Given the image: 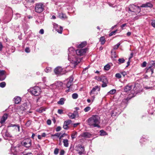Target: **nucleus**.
Returning a JSON list of instances; mask_svg holds the SVG:
<instances>
[{
    "instance_id": "f257e3e1",
    "label": "nucleus",
    "mask_w": 155,
    "mask_h": 155,
    "mask_svg": "<svg viewBox=\"0 0 155 155\" xmlns=\"http://www.w3.org/2000/svg\"><path fill=\"white\" fill-rule=\"evenodd\" d=\"M68 59L70 62L74 64L75 66L81 61V58H79L78 56L75 54L74 48L71 47L68 49Z\"/></svg>"
},
{
    "instance_id": "f03ea898",
    "label": "nucleus",
    "mask_w": 155,
    "mask_h": 155,
    "mask_svg": "<svg viewBox=\"0 0 155 155\" xmlns=\"http://www.w3.org/2000/svg\"><path fill=\"white\" fill-rule=\"evenodd\" d=\"M100 118L97 115H94L89 118L88 120V123L90 126L94 127H99V124L100 122Z\"/></svg>"
},
{
    "instance_id": "7ed1b4c3",
    "label": "nucleus",
    "mask_w": 155,
    "mask_h": 155,
    "mask_svg": "<svg viewBox=\"0 0 155 155\" xmlns=\"http://www.w3.org/2000/svg\"><path fill=\"white\" fill-rule=\"evenodd\" d=\"M139 86H140L139 84L137 83L135 84L134 89L132 90V86L131 85H128L125 87L124 90L126 92H128L130 91L132 94H134L139 92V90H137V87Z\"/></svg>"
},
{
    "instance_id": "20e7f679",
    "label": "nucleus",
    "mask_w": 155,
    "mask_h": 155,
    "mask_svg": "<svg viewBox=\"0 0 155 155\" xmlns=\"http://www.w3.org/2000/svg\"><path fill=\"white\" fill-rule=\"evenodd\" d=\"M100 87L96 86L94 87L91 90L90 92V94L91 96V99L92 102L94 101L95 96L97 94L98 92L100 91Z\"/></svg>"
},
{
    "instance_id": "39448f33",
    "label": "nucleus",
    "mask_w": 155,
    "mask_h": 155,
    "mask_svg": "<svg viewBox=\"0 0 155 155\" xmlns=\"http://www.w3.org/2000/svg\"><path fill=\"white\" fill-rule=\"evenodd\" d=\"M44 8V6L42 3H37L35 7V11L37 13H40L43 11Z\"/></svg>"
},
{
    "instance_id": "423d86ee",
    "label": "nucleus",
    "mask_w": 155,
    "mask_h": 155,
    "mask_svg": "<svg viewBox=\"0 0 155 155\" xmlns=\"http://www.w3.org/2000/svg\"><path fill=\"white\" fill-rule=\"evenodd\" d=\"M140 7L134 5H130L129 8V12H131L136 13H139L140 12Z\"/></svg>"
},
{
    "instance_id": "0eeeda50",
    "label": "nucleus",
    "mask_w": 155,
    "mask_h": 155,
    "mask_svg": "<svg viewBox=\"0 0 155 155\" xmlns=\"http://www.w3.org/2000/svg\"><path fill=\"white\" fill-rule=\"evenodd\" d=\"M75 148L76 150L78 152V153L80 155L85 154L84 147L82 146L78 145L75 147Z\"/></svg>"
},
{
    "instance_id": "6e6552de",
    "label": "nucleus",
    "mask_w": 155,
    "mask_h": 155,
    "mask_svg": "<svg viewBox=\"0 0 155 155\" xmlns=\"http://www.w3.org/2000/svg\"><path fill=\"white\" fill-rule=\"evenodd\" d=\"M31 93L35 96L38 95L40 93V89L38 87H34L31 89Z\"/></svg>"
},
{
    "instance_id": "1a4fd4ad",
    "label": "nucleus",
    "mask_w": 155,
    "mask_h": 155,
    "mask_svg": "<svg viewBox=\"0 0 155 155\" xmlns=\"http://www.w3.org/2000/svg\"><path fill=\"white\" fill-rule=\"evenodd\" d=\"M73 78L72 76H70L65 81V84L68 88H69L73 84Z\"/></svg>"
},
{
    "instance_id": "9d476101",
    "label": "nucleus",
    "mask_w": 155,
    "mask_h": 155,
    "mask_svg": "<svg viewBox=\"0 0 155 155\" xmlns=\"http://www.w3.org/2000/svg\"><path fill=\"white\" fill-rule=\"evenodd\" d=\"M87 49V48L77 50H75V54L78 56H81L84 54L86 52Z\"/></svg>"
},
{
    "instance_id": "9b49d317",
    "label": "nucleus",
    "mask_w": 155,
    "mask_h": 155,
    "mask_svg": "<svg viewBox=\"0 0 155 155\" xmlns=\"http://www.w3.org/2000/svg\"><path fill=\"white\" fill-rule=\"evenodd\" d=\"M71 122V121L68 120L64 122L63 127L64 129L67 130L68 128V125Z\"/></svg>"
},
{
    "instance_id": "f8f14e48",
    "label": "nucleus",
    "mask_w": 155,
    "mask_h": 155,
    "mask_svg": "<svg viewBox=\"0 0 155 155\" xmlns=\"http://www.w3.org/2000/svg\"><path fill=\"white\" fill-rule=\"evenodd\" d=\"M146 73H148L149 75L151 76L153 72V68H151V66H149V68H146Z\"/></svg>"
},
{
    "instance_id": "ddd939ff",
    "label": "nucleus",
    "mask_w": 155,
    "mask_h": 155,
    "mask_svg": "<svg viewBox=\"0 0 155 155\" xmlns=\"http://www.w3.org/2000/svg\"><path fill=\"white\" fill-rule=\"evenodd\" d=\"M62 70V68L61 67H57L54 69V72L56 74H61Z\"/></svg>"
},
{
    "instance_id": "4468645a",
    "label": "nucleus",
    "mask_w": 155,
    "mask_h": 155,
    "mask_svg": "<svg viewBox=\"0 0 155 155\" xmlns=\"http://www.w3.org/2000/svg\"><path fill=\"white\" fill-rule=\"evenodd\" d=\"M61 83L57 82L51 85L50 87L53 89L57 88L59 87V86L61 85Z\"/></svg>"
},
{
    "instance_id": "2eb2a0df",
    "label": "nucleus",
    "mask_w": 155,
    "mask_h": 155,
    "mask_svg": "<svg viewBox=\"0 0 155 155\" xmlns=\"http://www.w3.org/2000/svg\"><path fill=\"white\" fill-rule=\"evenodd\" d=\"M5 71L3 70L0 71V80L3 81L5 78L4 75Z\"/></svg>"
},
{
    "instance_id": "dca6fc26",
    "label": "nucleus",
    "mask_w": 155,
    "mask_h": 155,
    "mask_svg": "<svg viewBox=\"0 0 155 155\" xmlns=\"http://www.w3.org/2000/svg\"><path fill=\"white\" fill-rule=\"evenodd\" d=\"M7 114H5L3 115V116L1 118L0 123L2 124H3L4 123L5 121L7 118Z\"/></svg>"
},
{
    "instance_id": "f3484780",
    "label": "nucleus",
    "mask_w": 155,
    "mask_h": 155,
    "mask_svg": "<svg viewBox=\"0 0 155 155\" xmlns=\"http://www.w3.org/2000/svg\"><path fill=\"white\" fill-rule=\"evenodd\" d=\"M91 134L89 133L88 132H84L81 134L79 137H84L89 138L91 136Z\"/></svg>"
},
{
    "instance_id": "a211bd4d",
    "label": "nucleus",
    "mask_w": 155,
    "mask_h": 155,
    "mask_svg": "<svg viewBox=\"0 0 155 155\" xmlns=\"http://www.w3.org/2000/svg\"><path fill=\"white\" fill-rule=\"evenodd\" d=\"M23 144L25 147H28L31 145V140H26V142H24Z\"/></svg>"
},
{
    "instance_id": "6ab92c4d",
    "label": "nucleus",
    "mask_w": 155,
    "mask_h": 155,
    "mask_svg": "<svg viewBox=\"0 0 155 155\" xmlns=\"http://www.w3.org/2000/svg\"><path fill=\"white\" fill-rule=\"evenodd\" d=\"M140 6L142 7L151 8L153 6V5L150 2H147L145 4H142Z\"/></svg>"
},
{
    "instance_id": "aec40b11",
    "label": "nucleus",
    "mask_w": 155,
    "mask_h": 155,
    "mask_svg": "<svg viewBox=\"0 0 155 155\" xmlns=\"http://www.w3.org/2000/svg\"><path fill=\"white\" fill-rule=\"evenodd\" d=\"M14 99L15 103L17 104H19L21 101V98L18 96L15 97Z\"/></svg>"
},
{
    "instance_id": "412c9836",
    "label": "nucleus",
    "mask_w": 155,
    "mask_h": 155,
    "mask_svg": "<svg viewBox=\"0 0 155 155\" xmlns=\"http://www.w3.org/2000/svg\"><path fill=\"white\" fill-rule=\"evenodd\" d=\"M87 45L86 41H83L78 46V48H81L85 47Z\"/></svg>"
},
{
    "instance_id": "4be33fe9",
    "label": "nucleus",
    "mask_w": 155,
    "mask_h": 155,
    "mask_svg": "<svg viewBox=\"0 0 155 155\" xmlns=\"http://www.w3.org/2000/svg\"><path fill=\"white\" fill-rule=\"evenodd\" d=\"M19 150V147H12L11 148V152L13 153L14 152H17Z\"/></svg>"
},
{
    "instance_id": "5701e85b",
    "label": "nucleus",
    "mask_w": 155,
    "mask_h": 155,
    "mask_svg": "<svg viewBox=\"0 0 155 155\" xmlns=\"http://www.w3.org/2000/svg\"><path fill=\"white\" fill-rule=\"evenodd\" d=\"M61 134V133H58L56 134H53L51 135V138L53 139V140H56V138L55 137H58L60 136V135Z\"/></svg>"
},
{
    "instance_id": "b1692460",
    "label": "nucleus",
    "mask_w": 155,
    "mask_h": 155,
    "mask_svg": "<svg viewBox=\"0 0 155 155\" xmlns=\"http://www.w3.org/2000/svg\"><path fill=\"white\" fill-rule=\"evenodd\" d=\"M8 127H16L18 129V131L19 132L20 131V126L18 124H11L8 126Z\"/></svg>"
},
{
    "instance_id": "393cba45",
    "label": "nucleus",
    "mask_w": 155,
    "mask_h": 155,
    "mask_svg": "<svg viewBox=\"0 0 155 155\" xmlns=\"http://www.w3.org/2000/svg\"><path fill=\"white\" fill-rule=\"evenodd\" d=\"M65 99L64 98H61L59 101L58 102V104H59L63 105L64 104Z\"/></svg>"
},
{
    "instance_id": "a878e982",
    "label": "nucleus",
    "mask_w": 155,
    "mask_h": 155,
    "mask_svg": "<svg viewBox=\"0 0 155 155\" xmlns=\"http://www.w3.org/2000/svg\"><path fill=\"white\" fill-rule=\"evenodd\" d=\"M101 81L102 83L108 82L107 78L105 76L101 77Z\"/></svg>"
},
{
    "instance_id": "bb28decb",
    "label": "nucleus",
    "mask_w": 155,
    "mask_h": 155,
    "mask_svg": "<svg viewBox=\"0 0 155 155\" xmlns=\"http://www.w3.org/2000/svg\"><path fill=\"white\" fill-rule=\"evenodd\" d=\"M59 17L62 19H65L67 17L65 14H63L62 13H60L59 15Z\"/></svg>"
},
{
    "instance_id": "cd10ccee",
    "label": "nucleus",
    "mask_w": 155,
    "mask_h": 155,
    "mask_svg": "<svg viewBox=\"0 0 155 155\" xmlns=\"http://www.w3.org/2000/svg\"><path fill=\"white\" fill-rule=\"evenodd\" d=\"M149 65L150 66H151V68H155V61H151L149 62Z\"/></svg>"
},
{
    "instance_id": "c85d7f7f",
    "label": "nucleus",
    "mask_w": 155,
    "mask_h": 155,
    "mask_svg": "<svg viewBox=\"0 0 155 155\" xmlns=\"http://www.w3.org/2000/svg\"><path fill=\"white\" fill-rule=\"evenodd\" d=\"M68 140L67 139H64L63 140V143L64 146L66 147H67L68 146L69 143Z\"/></svg>"
},
{
    "instance_id": "c756f323",
    "label": "nucleus",
    "mask_w": 155,
    "mask_h": 155,
    "mask_svg": "<svg viewBox=\"0 0 155 155\" xmlns=\"http://www.w3.org/2000/svg\"><path fill=\"white\" fill-rule=\"evenodd\" d=\"M100 41L102 45H104L105 43V38L104 37H102L100 38Z\"/></svg>"
},
{
    "instance_id": "7c9ffc66",
    "label": "nucleus",
    "mask_w": 155,
    "mask_h": 155,
    "mask_svg": "<svg viewBox=\"0 0 155 155\" xmlns=\"http://www.w3.org/2000/svg\"><path fill=\"white\" fill-rule=\"evenodd\" d=\"M77 132H74L71 135V137L72 140H73L74 138L76 137Z\"/></svg>"
},
{
    "instance_id": "2f4dec72",
    "label": "nucleus",
    "mask_w": 155,
    "mask_h": 155,
    "mask_svg": "<svg viewBox=\"0 0 155 155\" xmlns=\"http://www.w3.org/2000/svg\"><path fill=\"white\" fill-rule=\"evenodd\" d=\"M118 64H120L122 63H124L125 62V60L124 58H119L118 60Z\"/></svg>"
},
{
    "instance_id": "473e14b6",
    "label": "nucleus",
    "mask_w": 155,
    "mask_h": 155,
    "mask_svg": "<svg viewBox=\"0 0 155 155\" xmlns=\"http://www.w3.org/2000/svg\"><path fill=\"white\" fill-rule=\"evenodd\" d=\"M56 30L59 33L61 34L63 30V28L61 27L60 26L59 29L57 28Z\"/></svg>"
},
{
    "instance_id": "72a5a7b5",
    "label": "nucleus",
    "mask_w": 155,
    "mask_h": 155,
    "mask_svg": "<svg viewBox=\"0 0 155 155\" xmlns=\"http://www.w3.org/2000/svg\"><path fill=\"white\" fill-rule=\"evenodd\" d=\"M68 116L71 119H74L75 117V115L74 114L72 113H69L68 114Z\"/></svg>"
},
{
    "instance_id": "f704fd0d",
    "label": "nucleus",
    "mask_w": 155,
    "mask_h": 155,
    "mask_svg": "<svg viewBox=\"0 0 155 155\" xmlns=\"http://www.w3.org/2000/svg\"><path fill=\"white\" fill-rule=\"evenodd\" d=\"M110 68V66L109 64H107L104 66V69L105 70H108Z\"/></svg>"
},
{
    "instance_id": "c9c22d12",
    "label": "nucleus",
    "mask_w": 155,
    "mask_h": 155,
    "mask_svg": "<svg viewBox=\"0 0 155 155\" xmlns=\"http://www.w3.org/2000/svg\"><path fill=\"white\" fill-rule=\"evenodd\" d=\"M72 96L74 99H76L78 97V95L77 93H74L72 94Z\"/></svg>"
},
{
    "instance_id": "e433bc0d",
    "label": "nucleus",
    "mask_w": 155,
    "mask_h": 155,
    "mask_svg": "<svg viewBox=\"0 0 155 155\" xmlns=\"http://www.w3.org/2000/svg\"><path fill=\"white\" fill-rule=\"evenodd\" d=\"M45 109H43L42 108H40V109L37 110V111L40 113H41L43 111H45Z\"/></svg>"
},
{
    "instance_id": "4c0bfd02",
    "label": "nucleus",
    "mask_w": 155,
    "mask_h": 155,
    "mask_svg": "<svg viewBox=\"0 0 155 155\" xmlns=\"http://www.w3.org/2000/svg\"><path fill=\"white\" fill-rule=\"evenodd\" d=\"M6 85V83L5 82L0 83V87H4Z\"/></svg>"
},
{
    "instance_id": "58836bf2",
    "label": "nucleus",
    "mask_w": 155,
    "mask_h": 155,
    "mask_svg": "<svg viewBox=\"0 0 155 155\" xmlns=\"http://www.w3.org/2000/svg\"><path fill=\"white\" fill-rule=\"evenodd\" d=\"M100 132L101 136H104L106 134V133L103 130H101Z\"/></svg>"
},
{
    "instance_id": "ea45409f",
    "label": "nucleus",
    "mask_w": 155,
    "mask_h": 155,
    "mask_svg": "<svg viewBox=\"0 0 155 155\" xmlns=\"http://www.w3.org/2000/svg\"><path fill=\"white\" fill-rule=\"evenodd\" d=\"M116 92V90L115 89H113L111 90L108 93L110 94H114Z\"/></svg>"
},
{
    "instance_id": "a19ab883",
    "label": "nucleus",
    "mask_w": 155,
    "mask_h": 155,
    "mask_svg": "<svg viewBox=\"0 0 155 155\" xmlns=\"http://www.w3.org/2000/svg\"><path fill=\"white\" fill-rule=\"evenodd\" d=\"M51 68L50 67H47L45 69V71L46 72H49L51 71Z\"/></svg>"
},
{
    "instance_id": "79ce46f5",
    "label": "nucleus",
    "mask_w": 155,
    "mask_h": 155,
    "mask_svg": "<svg viewBox=\"0 0 155 155\" xmlns=\"http://www.w3.org/2000/svg\"><path fill=\"white\" fill-rule=\"evenodd\" d=\"M91 108L90 107L88 106L84 109V110L85 112H88L91 109Z\"/></svg>"
},
{
    "instance_id": "37998d69",
    "label": "nucleus",
    "mask_w": 155,
    "mask_h": 155,
    "mask_svg": "<svg viewBox=\"0 0 155 155\" xmlns=\"http://www.w3.org/2000/svg\"><path fill=\"white\" fill-rule=\"evenodd\" d=\"M151 25L154 28H155V20H153L151 21Z\"/></svg>"
},
{
    "instance_id": "c03bdc74",
    "label": "nucleus",
    "mask_w": 155,
    "mask_h": 155,
    "mask_svg": "<svg viewBox=\"0 0 155 155\" xmlns=\"http://www.w3.org/2000/svg\"><path fill=\"white\" fill-rule=\"evenodd\" d=\"M120 45V44L119 43H117L116 45H114V49H117L119 47V46Z\"/></svg>"
},
{
    "instance_id": "a18cd8bd",
    "label": "nucleus",
    "mask_w": 155,
    "mask_h": 155,
    "mask_svg": "<svg viewBox=\"0 0 155 155\" xmlns=\"http://www.w3.org/2000/svg\"><path fill=\"white\" fill-rule=\"evenodd\" d=\"M59 152V149L58 148H55L54 151V153L55 155H57L58 154Z\"/></svg>"
},
{
    "instance_id": "49530a36",
    "label": "nucleus",
    "mask_w": 155,
    "mask_h": 155,
    "mask_svg": "<svg viewBox=\"0 0 155 155\" xmlns=\"http://www.w3.org/2000/svg\"><path fill=\"white\" fill-rule=\"evenodd\" d=\"M145 88L146 89L148 90H153V88L152 87H148V86H146L145 87Z\"/></svg>"
},
{
    "instance_id": "de8ad7c7",
    "label": "nucleus",
    "mask_w": 155,
    "mask_h": 155,
    "mask_svg": "<svg viewBox=\"0 0 155 155\" xmlns=\"http://www.w3.org/2000/svg\"><path fill=\"white\" fill-rule=\"evenodd\" d=\"M115 76L116 78H121V76L120 74L119 73H117L115 75Z\"/></svg>"
},
{
    "instance_id": "09e8293b",
    "label": "nucleus",
    "mask_w": 155,
    "mask_h": 155,
    "mask_svg": "<svg viewBox=\"0 0 155 155\" xmlns=\"http://www.w3.org/2000/svg\"><path fill=\"white\" fill-rule=\"evenodd\" d=\"M108 82H106V83H103V84L102 85V87H105L107 86V84L108 83Z\"/></svg>"
},
{
    "instance_id": "8fccbe9b",
    "label": "nucleus",
    "mask_w": 155,
    "mask_h": 155,
    "mask_svg": "<svg viewBox=\"0 0 155 155\" xmlns=\"http://www.w3.org/2000/svg\"><path fill=\"white\" fill-rule=\"evenodd\" d=\"M117 31V30H116L112 32L111 33H110L109 34V36H112L113 35H114V34L115 33H116V32Z\"/></svg>"
},
{
    "instance_id": "3c124183",
    "label": "nucleus",
    "mask_w": 155,
    "mask_h": 155,
    "mask_svg": "<svg viewBox=\"0 0 155 155\" xmlns=\"http://www.w3.org/2000/svg\"><path fill=\"white\" fill-rule=\"evenodd\" d=\"M95 78L96 80H97L98 81H101V77L95 76Z\"/></svg>"
},
{
    "instance_id": "603ef678",
    "label": "nucleus",
    "mask_w": 155,
    "mask_h": 155,
    "mask_svg": "<svg viewBox=\"0 0 155 155\" xmlns=\"http://www.w3.org/2000/svg\"><path fill=\"white\" fill-rule=\"evenodd\" d=\"M147 64V63L146 62L144 61L143 63H142V64L141 65L142 67H145L146 66Z\"/></svg>"
},
{
    "instance_id": "864d4df0",
    "label": "nucleus",
    "mask_w": 155,
    "mask_h": 155,
    "mask_svg": "<svg viewBox=\"0 0 155 155\" xmlns=\"http://www.w3.org/2000/svg\"><path fill=\"white\" fill-rule=\"evenodd\" d=\"M31 124V122L30 121H28L26 123V125L27 126H29Z\"/></svg>"
},
{
    "instance_id": "5fc2aeb1",
    "label": "nucleus",
    "mask_w": 155,
    "mask_h": 155,
    "mask_svg": "<svg viewBox=\"0 0 155 155\" xmlns=\"http://www.w3.org/2000/svg\"><path fill=\"white\" fill-rule=\"evenodd\" d=\"M127 26V24L126 23H125V24H123L121 26V29L123 30L124 29V27L125 26Z\"/></svg>"
},
{
    "instance_id": "6e6d98bb",
    "label": "nucleus",
    "mask_w": 155,
    "mask_h": 155,
    "mask_svg": "<svg viewBox=\"0 0 155 155\" xmlns=\"http://www.w3.org/2000/svg\"><path fill=\"white\" fill-rule=\"evenodd\" d=\"M25 51L27 53H29L30 52V50L28 48H26L25 49Z\"/></svg>"
},
{
    "instance_id": "4d7b16f0",
    "label": "nucleus",
    "mask_w": 155,
    "mask_h": 155,
    "mask_svg": "<svg viewBox=\"0 0 155 155\" xmlns=\"http://www.w3.org/2000/svg\"><path fill=\"white\" fill-rule=\"evenodd\" d=\"M58 113L60 114H61L63 113V111L62 110L59 109L58 110Z\"/></svg>"
},
{
    "instance_id": "13d9d810",
    "label": "nucleus",
    "mask_w": 155,
    "mask_h": 155,
    "mask_svg": "<svg viewBox=\"0 0 155 155\" xmlns=\"http://www.w3.org/2000/svg\"><path fill=\"white\" fill-rule=\"evenodd\" d=\"M61 128L60 127L58 126L57 127L56 129V131L58 132L60 131L61 130Z\"/></svg>"
},
{
    "instance_id": "bf43d9fd",
    "label": "nucleus",
    "mask_w": 155,
    "mask_h": 155,
    "mask_svg": "<svg viewBox=\"0 0 155 155\" xmlns=\"http://www.w3.org/2000/svg\"><path fill=\"white\" fill-rule=\"evenodd\" d=\"M65 153V151L63 150H61L60 152V155H64Z\"/></svg>"
},
{
    "instance_id": "052dcab7",
    "label": "nucleus",
    "mask_w": 155,
    "mask_h": 155,
    "mask_svg": "<svg viewBox=\"0 0 155 155\" xmlns=\"http://www.w3.org/2000/svg\"><path fill=\"white\" fill-rule=\"evenodd\" d=\"M39 33L41 34H43L44 33V30L43 29H41L39 32Z\"/></svg>"
},
{
    "instance_id": "680f3d73",
    "label": "nucleus",
    "mask_w": 155,
    "mask_h": 155,
    "mask_svg": "<svg viewBox=\"0 0 155 155\" xmlns=\"http://www.w3.org/2000/svg\"><path fill=\"white\" fill-rule=\"evenodd\" d=\"M47 124L48 125H50L51 124V121L50 120H48L47 121Z\"/></svg>"
},
{
    "instance_id": "e2e57ef3",
    "label": "nucleus",
    "mask_w": 155,
    "mask_h": 155,
    "mask_svg": "<svg viewBox=\"0 0 155 155\" xmlns=\"http://www.w3.org/2000/svg\"><path fill=\"white\" fill-rule=\"evenodd\" d=\"M121 73L124 77L127 74L126 72L125 71L122 72Z\"/></svg>"
},
{
    "instance_id": "0e129e2a",
    "label": "nucleus",
    "mask_w": 155,
    "mask_h": 155,
    "mask_svg": "<svg viewBox=\"0 0 155 155\" xmlns=\"http://www.w3.org/2000/svg\"><path fill=\"white\" fill-rule=\"evenodd\" d=\"M108 4L110 6H112V7H115V6H114V4H112V3H111L110 2H108Z\"/></svg>"
},
{
    "instance_id": "69168bd1",
    "label": "nucleus",
    "mask_w": 155,
    "mask_h": 155,
    "mask_svg": "<svg viewBox=\"0 0 155 155\" xmlns=\"http://www.w3.org/2000/svg\"><path fill=\"white\" fill-rule=\"evenodd\" d=\"M79 124H80V123H79L74 124H73L74 127H76Z\"/></svg>"
},
{
    "instance_id": "338daca9",
    "label": "nucleus",
    "mask_w": 155,
    "mask_h": 155,
    "mask_svg": "<svg viewBox=\"0 0 155 155\" xmlns=\"http://www.w3.org/2000/svg\"><path fill=\"white\" fill-rule=\"evenodd\" d=\"M2 45L1 42H0V51H2Z\"/></svg>"
},
{
    "instance_id": "774afa93",
    "label": "nucleus",
    "mask_w": 155,
    "mask_h": 155,
    "mask_svg": "<svg viewBox=\"0 0 155 155\" xmlns=\"http://www.w3.org/2000/svg\"><path fill=\"white\" fill-rule=\"evenodd\" d=\"M64 134H61L60 135V136L59 137V138L60 140L61 139V138L64 137Z\"/></svg>"
}]
</instances>
